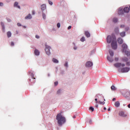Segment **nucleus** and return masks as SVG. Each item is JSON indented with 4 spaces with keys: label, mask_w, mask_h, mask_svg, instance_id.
I'll return each instance as SVG.
<instances>
[{
    "label": "nucleus",
    "mask_w": 130,
    "mask_h": 130,
    "mask_svg": "<svg viewBox=\"0 0 130 130\" xmlns=\"http://www.w3.org/2000/svg\"><path fill=\"white\" fill-rule=\"evenodd\" d=\"M129 30V27H126L125 28V31H128Z\"/></svg>",
    "instance_id": "obj_40"
},
{
    "label": "nucleus",
    "mask_w": 130,
    "mask_h": 130,
    "mask_svg": "<svg viewBox=\"0 0 130 130\" xmlns=\"http://www.w3.org/2000/svg\"><path fill=\"white\" fill-rule=\"evenodd\" d=\"M126 66H130V62H126Z\"/></svg>",
    "instance_id": "obj_47"
},
{
    "label": "nucleus",
    "mask_w": 130,
    "mask_h": 130,
    "mask_svg": "<svg viewBox=\"0 0 130 130\" xmlns=\"http://www.w3.org/2000/svg\"><path fill=\"white\" fill-rule=\"evenodd\" d=\"M31 76L32 79H33V78L34 77V74H33V73H31Z\"/></svg>",
    "instance_id": "obj_49"
},
{
    "label": "nucleus",
    "mask_w": 130,
    "mask_h": 130,
    "mask_svg": "<svg viewBox=\"0 0 130 130\" xmlns=\"http://www.w3.org/2000/svg\"><path fill=\"white\" fill-rule=\"evenodd\" d=\"M58 85V81H55L54 82V86H56Z\"/></svg>",
    "instance_id": "obj_38"
},
{
    "label": "nucleus",
    "mask_w": 130,
    "mask_h": 130,
    "mask_svg": "<svg viewBox=\"0 0 130 130\" xmlns=\"http://www.w3.org/2000/svg\"><path fill=\"white\" fill-rule=\"evenodd\" d=\"M115 61H117L118 60V58H115Z\"/></svg>",
    "instance_id": "obj_53"
},
{
    "label": "nucleus",
    "mask_w": 130,
    "mask_h": 130,
    "mask_svg": "<svg viewBox=\"0 0 130 130\" xmlns=\"http://www.w3.org/2000/svg\"><path fill=\"white\" fill-rule=\"evenodd\" d=\"M104 101H106V100L105 99H104Z\"/></svg>",
    "instance_id": "obj_64"
},
{
    "label": "nucleus",
    "mask_w": 130,
    "mask_h": 130,
    "mask_svg": "<svg viewBox=\"0 0 130 130\" xmlns=\"http://www.w3.org/2000/svg\"><path fill=\"white\" fill-rule=\"evenodd\" d=\"M45 51L47 55H50L51 53L50 52V49H51V47L47 44L45 45Z\"/></svg>",
    "instance_id": "obj_3"
},
{
    "label": "nucleus",
    "mask_w": 130,
    "mask_h": 130,
    "mask_svg": "<svg viewBox=\"0 0 130 130\" xmlns=\"http://www.w3.org/2000/svg\"><path fill=\"white\" fill-rule=\"evenodd\" d=\"M35 55H39V54H40V52H39V50L38 49H36L35 50Z\"/></svg>",
    "instance_id": "obj_21"
},
{
    "label": "nucleus",
    "mask_w": 130,
    "mask_h": 130,
    "mask_svg": "<svg viewBox=\"0 0 130 130\" xmlns=\"http://www.w3.org/2000/svg\"><path fill=\"white\" fill-rule=\"evenodd\" d=\"M89 110H91L92 112L94 111V108L93 107H90Z\"/></svg>",
    "instance_id": "obj_37"
},
{
    "label": "nucleus",
    "mask_w": 130,
    "mask_h": 130,
    "mask_svg": "<svg viewBox=\"0 0 130 130\" xmlns=\"http://www.w3.org/2000/svg\"><path fill=\"white\" fill-rule=\"evenodd\" d=\"M118 13L119 15H122V14H123V10H122V7H120L119 8Z\"/></svg>",
    "instance_id": "obj_12"
},
{
    "label": "nucleus",
    "mask_w": 130,
    "mask_h": 130,
    "mask_svg": "<svg viewBox=\"0 0 130 130\" xmlns=\"http://www.w3.org/2000/svg\"><path fill=\"white\" fill-rule=\"evenodd\" d=\"M1 25L2 27L3 32L5 33V32H6V26H5V23H4L3 22H1Z\"/></svg>",
    "instance_id": "obj_9"
},
{
    "label": "nucleus",
    "mask_w": 130,
    "mask_h": 130,
    "mask_svg": "<svg viewBox=\"0 0 130 130\" xmlns=\"http://www.w3.org/2000/svg\"><path fill=\"white\" fill-rule=\"evenodd\" d=\"M129 71V68L125 67L121 70V73H127Z\"/></svg>",
    "instance_id": "obj_6"
},
{
    "label": "nucleus",
    "mask_w": 130,
    "mask_h": 130,
    "mask_svg": "<svg viewBox=\"0 0 130 130\" xmlns=\"http://www.w3.org/2000/svg\"><path fill=\"white\" fill-rule=\"evenodd\" d=\"M108 111H110V108H108Z\"/></svg>",
    "instance_id": "obj_60"
},
{
    "label": "nucleus",
    "mask_w": 130,
    "mask_h": 130,
    "mask_svg": "<svg viewBox=\"0 0 130 130\" xmlns=\"http://www.w3.org/2000/svg\"><path fill=\"white\" fill-rule=\"evenodd\" d=\"M112 41V43H111ZM107 43H111L112 48L113 49H117V42H116V38L115 37H111V36H108L107 38Z\"/></svg>",
    "instance_id": "obj_1"
},
{
    "label": "nucleus",
    "mask_w": 130,
    "mask_h": 130,
    "mask_svg": "<svg viewBox=\"0 0 130 130\" xmlns=\"http://www.w3.org/2000/svg\"><path fill=\"white\" fill-rule=\"evenodd\" d=\"M104 110H106L107 109L106 108V107H104Z\"/></svg>",
    "instance_id": "obj_59"
},
{
    "label": "nucleus",
    "mask_w": 130,
    "mask_h": 130,
    "mask_svg": "<svg viewBox=\"0 0 130 130\" xmlns=\"http://www.w3.org/2000/svg\"><path fill=\"white\" fill-rule=\"evenodd\" d=\"M124 52H125V54H126L127 56H129V55H130V52L129 51L126 50Z\"/></svg>",
    "instance_id": "obj_30"
},
{
    "label": "nucleus",
    "mask_w": 130,
    "mask_h": 130,
    "mask_svg": "<svg viewBox=\"0 0 130 130\" xmlns=\"http://www.w3.org/2000/svg\"><path fill=\"white\" fill-rule=\"evenodd\" d=\"M42 17H43V19L44 20H46V14H45V13H44V12H42Z\"/></svg>",
    "instance_id": "obj_19"
},
{
    "label": "nucleus",
    "mask_w": 130,
    "mask_h": 130,
    "mask_svg": "<svg viewBox=\"0 0 130 130\" xmlns=\"http://www.w3.org/2000/svg\"><path fill=\"white\" fill-rule=\"evenodd\" d=\"M122 47L123 48V52H124L126 51V49H127V45H126L125 44H123Z\"/></svg>",
    "instance_id": "obj_10"
},
{
    "label": "nucleus",
    "mask_w": 130,
    "mask_h": 130,
    "mask_svg": "<svg viewBox=\"0 0 130 130\" xmlns=\"http://www.w3.org/2000/svg\"><path fill=\"white\" fill-rule=\"evenodd\" d=\"M127 107H128V108H130V104H129L127 105Z\"/></svg>",
    "instance_id": "obj_56"
},
{
    "label": "nucleus",
    "mask_w": 130,
    "mask_h": 130,
    "mask_svg": "<svg viewBox=\"0 0 130 130\" xmlns=\"http://www.w3.org/2000/svg\"><path fill=\"white\" fill-rule=\"evenodd\" d=\"M32 15H35V11H32Z\"/></svg>",
    "instance_id": "obj_50"
},
{
    "label": "nucleus",
    "mask_w": 130,
    "mask_h": 130,
    "mask_svg": "<svg viewBox=\"0 0 130 130\" xmlns=\"http://www.w3.org/2000/svg\"><path fill=\"white\" fill-rule=\"evenodd\" d=\"M48 77H50V74H48Z\"/></svg>",
    "instance_id": "obj_62"
},
{
    "label": "nucleus",
    "mask_w": 130,
    "mask_h": 130,
    "mask_svg": "<svg viewBox=\"0 0 130 130\" xmlns=\"http://www.w3.org/2000/svg\"><path fill=\"white\" fill-rule=\"evenodd\" d=\"M56 120H57V123L59 126H61L63 123H64L66 121V117L63 116L61 115V113L57 114L56 116Z\"/></svg>",
    "instance_id": "obj_2"
},
{
    "label": "nucleus",
    "mask_w": 130,
    "mask_h": 130,
    "mask_svg": "<svg viewBox=\"0 0 130 130\" xmlns=\"http://www.w3.org/2000/svg\"><path fill=\"white\" fill-rule=\"evenodd\" d=\"M25 20H31L32 19V15L29 14L25 17Z\"/></svg>",
    "instance_id": "obj_13"
},
{
    "label": "nucleus",
    "mask_w": 130,
    "mask_h": 130,
    "mask_svg": "<svg viewBox=\"0 0 130 130\" xmlns=\"http://www.w3.org/2000/svg\"><path fill=\"white\" fill-rule=\"evenodd\" d=\"M75 117H76L75 116H73V118H75Z\"/></svg>",
    "instance_id": "obj_63"
},
{
    "label": "nucleus",
    "mask_w": 130,
    "mask_h": 130,
    "mask_svg": "<svg viewBox=\"0 0 130 130\" xmlns=\"http://www.w3.org/2000/svg\"><path fill=\"white\" fill-rule=\"evenodd\" d=\"M68 30H70V29H72V26H69L68 27Z\"/></svg>",
    "instance_id": "obj_48"
},
{
    "label": "nucleus",
    "mask_w": 130,
    "mask_h": 130,
    "mask_svg": "<svg viewBox=\"0 0 130 130\" xmlns=\"http://www.w3.org/2000/svg\"><path fill=\"white\" fill-rule=\"evenodd\" d=\"M120 106V103H119V102L117 101L115 103V106L116 107H119Z\"/></svg>",
    "instance_id": "obj_23"
},
{
    "label": "nucleus",
    "mask_w": 130,
    "mask_h": 130,
    "mask_svg": "<svg viewBox=\"0 0 130 130\" xmlns=\"http://www.w3.org/2000/svg\"><path fill=\"white\" fill-rule=\"evenodd\" d=\"M14 7L15 8H18V9H21L20 6H19V3L18 2H15Z\"/></svg>",
    "instance_id": "obj_15"
},
{
    "label": "nucleus",
    "mask_w": 130,
    "mask_h": 130,
    "mask_svg": "<svg viewBox=\"0 0 130 130\" xmlns=\"http://www.w3.org/2000/svg\"><path fill=\"white\" fill-rule=\"evenodd\" d=\"M48 3L49 5H50V6H52V5H53V3H52V2H51V1L48 0Z\"/></svg>",
    "instance_id": "obj_36"
},
{
    "label": "nucleus",
    "mask_w": 130,
    "mask_h": 130,
    "mask_svg": "<svg viewBox=\"0 0 130 130\" xmlns=\"http://www.w3.org/2000/svg\"><path fill=\"white\" fill-rule=\"evenodd\" d=\"M11 46H14V45H15V44L14 43V42H12L11 43Z\"/></svg>",
    "instance_id": "obj_45"
},
{
    "label": "nucleus",
    "mask_w": 130,
    "mask_h": 130,
    "mask_svg": "<svg viewBox=\"0 0 130 130\" xmlns=\"http://www.w3.org/2000/svg\"><path fill=\"white\" fill-rule=\"evenodd\" d=\"M120 35L121 37H124L125 36V32L123 31L120 34Z\"/></svg>",
    "instance_id": "obj_26"
},
{
    "label": "nucleus",
    "mask_w": 130,
    "mask_h": 130,
    "mask_svg": "<svg viewBox=\"0 0 130 130\" xmlns=\"http://www.w3.org/2000/svg\"><path fill=\"white\" fill-rule=\"evenodd\" d=\"M89 123H90V124L92 123V120H89Z\"/></svg>",
    "instance_id": "obj_54"
},
{
    "label": "nucleus",
    "mask_w": 130,
    "mask_h": 130,
    "mask_svg": "<svg viewBox=\"0 0 130 130\" xmlns=\"http://www.w3.org/2000/svg\"><path fill=\"white\" fill-rule=\"evenodd\" d=\"M129 92H128V94L127 95V97H129Z\"/></svg>",
    "instance_id": "obj_58"
},
{
    "label": "nucleus",
    "mask_w": 130,
    "mask_h": 130,
    "mask_svg": "<svg viewBox=\"0 0 130 130\" xmlns=\"http://www.w3.org/2000/svg\"><path fill=\"white\" fill-rule=\"evenodd\" d=\"M57 27L58 28H60V23H58L57 24Z\"/></svg>",
    "instance_id": "obj_39"
},
{
    "label": "nucleus",
    "mask_w": 130,
    "mask_h": 130,
    "mask_svg": "<svg viewBox=\"0 0 130 130\" xmlns=\"http://www.w3.org/2000/svg\"><path fill=\"white\" fill-rule=\"evenodd\" d=\"M85 67L86 68H91L93 67V62L91 61H88L85 63Z\"/></svg>",
    "instance_id": "obj_4"
},
{
    "label": "nucleus",
    "mask_w": 130,
    "mask_h": 130,
    "mask_svg": "<svg viewBox=\"0 0 130 130\" xmlns=\"http://www.w3.org/2000/svg\"><path fill=\"white\" fill-rule=\"evenodd\" d=\"M114 66L116 68H120L121 67L123 68V67L125 66V64L121 63H116L114 64Z\"/></svg>",
    "instance_id": "obj_5"
},
{
    "label": "nucleus",
    "mask_w": 130,
    "mask_h": 130,
    "mask_svg": "<svg viewBox=\"0 0 130 130\" xmlns=\"http://www.w3.org/2000/svg\"><path fill=\"white\" fill-rule=\"evenodd\" d=\"M107 58L108 61H110V62H112L113 61V60H114V58H113V56H107Z\"/></svg>",
    "instance_id": "obj_7"
},
{
    "label": "nucleus",
    "mask_w": 130,
    "mask_h": 130,
    "mask_svg": "<svg viewBox=\"0 0 130 130\" xmlns=\"http://www.w3.org/2000/svg\"><path fill=\"white\" fill-rule=\"evenodd\" d=\"M119 30L118 29V27H116L115 29V32H116V33H118Z\"/></svg>",
    "instance_id": "obj_34"
},
{
    "label": "nucleus",
    "mask_w": 130,
    "mask_h": 130,
    "mask_svg": "<svg viewBox=\"0 0 130 130\" xmlns=\"http://www.w3.org/2000/svg\"><path fill=\"white\" fill-rule=\"evenodd\" d=\"M73 45H74L73 49L74 50H77L78 49V47L76 45V44L74 43H73Z\"/></svg>",
    "instance_id": "obj_28"
},
{
    "label": "nucleus",
    "mask_w": 130,
    "mask_h": 130,
    "mask_svg": "<svg viewBox=\"0 0 130 130\" xmlns=\"http://www.w3.org/2000/svg\"><path fill=\"white\" fill-rule=\"evenodd\" d=\"M98 100L97 99V98L95 99V101H96V103H98V101H97Z\"/></svg>",
    "instance_id": "obj_51"
},
{
    "label": "nucleus",
    "mask_w": 130,
    "mask_h": 130,
    "mask_svg": "<svg viewBox=\"0 0 130 130\" xmlns=\"http://www.w3.org/2000/svg\"><path fill=\"white\" fill-rule=\"evenodd\" d=\"M112 100H113V101H115V100H116V99L113 98Z\"/></svg>",
    "instance_id": "obj_57"
},
{
    "label": "nucleus",
    "mask_w": 130,
    "mask_h": 130,
    "mask_svg": "<svg viewBox=\"0 0 130 130\" xmlns=\"http://www.w3.org/2000/svg\"><path fill=\"white\" fill-rule=\"evenodd\" d=\"M7 37L10 38V37H12V32L11 31H8L7 32Z\"/></svg>",
    "instance_id": "obj_24"
},
{
    "label": "nucleus",
    "mask_w": 130,
    "mask_h": 130,
    "mask_svg": "<svg viewBox=\"0 0 130 130\" xmlns=\"http://www.w3.org/2000/svg\"><path fill=\"white\" fill-rule=\"evenodd\" d=\"M117 21H118V19H117L116 18H114L113 19V22L114 23H117Z\"/></svg>",
    "instance_id": "obj_31"
},
{
    "label": "nucleus",
    "mask_w": 130,
    "mask_h": 130,
    "mask_svg": "<svg viewBox=\"0 0 130 130\" xmlns=\"http://www.w3.org/2000/svg\"><path fill=\"white\" fill-rule=\"evenodd\" d=\"M86 41V39H85L84 37H82V38L80 39V41L81 42H84V41Z\"/></svg>",
    "instance_id": "obj_32"
},
{
    "label": "nucleus",
    "mask_w": 130,
    "mask_h": 130,
    "mask_svg": "<svg viewBox=\"0 0 130 130\" xmlns=\"http://www.w3.org/2000/svg\"><path fill=\"white\" fill-rule=\"evenodd\" d=\"M111 89L112 91H115V90H116V87H115V86H114V85H112L111 87Z\"/></svg>",
    "instance_id": "obj_27"
},
{
    "label": "nucleus",
    "mask_w": 130,
    "mask_h": 130,
    "mask_svg": "<svg viewBox=\"0 0 130 130\" xmlns=\"http://www.w3.org/2000/svg\"><path fill=\"white\" fill-rule=\"evenodd\" d=\"M99 96H100V94H97L95 95V98H99Z\"/></svg>",
    "instance_id": "obj_42"
},
{
    "label": "nucleus",
    "mask_w": 130,
    "mask_h": 130,
    "mask_svg": "<svg viewBox=\"0 0 130 130\" xmlns=\"http://www.w3.org/2000/svg\"><path fill=\"white\" fill-rule=\"evenodd\" d=\"M0 7H4V3L0 2Z\"/></svg>",
    "instance_id": "obj_41"
},
{
    "label": "nucleus",
    "mask_w": 130,
    "mask_h": 130,
    "mask_svg": "<svg viewBox=\"0 0 130 130\" xmlns=\"http://www.w3.org/2000/svg\"><path fill=\"white\" fill-rule=\"evenodd\" d=\"M99 104H101V105H104V104H105V102H101V101H99Z\"/></svg>",
    "instance_id": "obj_33"
},
{
    "label": "nucleus",
    "mask_w": 130,
    "mask_h": 130,
    "mask_svg": "<svg viewBox=\"0 0 130 130\" xmlns=\"http://www.w3.org/2000/svg\"><path fill=\"white\" fill-rule=\"evenodd\" d=\"M60 74H61V75H63V74H64V71H61L60 72Z\"/></svg>",
    "instance_id": "obj_46"
},
{
    "label": "nucleus",
    "mask_w": 130,
    "mask_h": 130,
    "mask_svg": "<svg viewBox=\"0 0 130 130\" xmlns=\"http://www.w3.org/2000/svg\"><path fill=\"white\" fill-rule=\"evenodd\" d=\"M123 11L124 12V13H128V12H129V8H128V7H125L123 9Z\"/></svg>",
    "instance_id": "obj_16"
},
{
    "label": "nucleus",
    "mask_w": 130,
    "mask_h": 130,
    "mask_svg": "<svg viewBox=\"0 0 130 130\" xmlns=\"http://www.w3.org/2000/svg\"><path fill=\"white\" fill-rule=\"evenodd\" d=\"M85 34L87 38H89V37L91 36V35H90V32H89L88 31H85Z\"/></svg>",
    "instance_id": "obj_25"
},
{
    "label": "nucleus",
    "mask_w": 130,
    "mask_h": 130,
    "mask_svg": "<svg viewBox=\"0 0 130 130\" xmlns=\"http://www.w3.org/2000/svg\"><path fill=\"white\" fill-rule=\"evenodd\" d=\"M119 115H120V116H122L123 117H126V115L124 114V112H120Z\"/></svg>",
    "instance_id": "obj_22"
},
{
    "label": "nucleus",
    "mask_w": 130,
    "mask_h": 130,
    "mask_svg": "<svg viewBox=\"0 0 130 130\" xmlns=\"http://www.w3.org/2000/svg\"><path fill=\"white\" fill-rule=\"evenodd\" d=\"M122 60L124 62H126L128 61V58H127L126 57H124L122 58Z\"/></svg>",
    "instance_id": "obj_20"
},
{
    "label": "nucleus",
    "mask_w": 130,
    "mask_h": 130,
    "mask_svg": "<svg viewBox=\"0 0 130 130\" xmlns=\"http://www.w3.org/2000/svg\"><path fill=\"white\" fill-rule=\"evenodd\" d=\"M95 107H96V108H98V105H95Z\"/></svg>",
    "instance_id": "obj_61"
},
{
    "label": "nucleus",
    "mask_w": 130,
    "mask_h": 130,
    "mask_svg": "<svg viewBox=\"0 0 130 130\" xmlns=\"http://www.w3.org/2000/svg\"><path fill=\"white\" fill-rule=\"evenodd\" d=\"M52 61L54 62V63H58V62H59L58 60H57V59H55V58H52Z\"/></svg>",
    "instance_id": "obj_18"
},
{
    "label": "nucleus",
    "mask_w": 130,
    "mask_h": 130,
    "mask_svg": "<svg viewBox=\"0 0 130 130\" xmlns=\"http://www.w3.org/2000/svg\"><path fill=\"white\" fill-rule=\"evenodd\" d=\"M36 38H37V39H39L40 38V37H39V36L38 35H36Z\"/></svg>",
    "instance_id": "obj_44"
},
{
    "label": "nucleus",
    "mask_w": 130,
    "mask_h": 130,
    "mask_svg": "<svg viewBox=\"0 0 130 130\" xmlns=\"http://www.w3.org/2000/svg\"><path fill=\"white\" fill-rule=\"evenodd\" d=\"M109 53L110 54V56H114V52H113V51H112L111 49L109 50Z\"/></svg>",
    "instance_id": "obj_17"
},
{
    "label": "nucleus",
    "mask_w": 130,
    "mask_h": 130,
    "mask_svg": "<svg viewBox=\"0 0 130 130\" xmlns=\"http://www.w3.org/2000/svg\"><path fill=\"white\" fill-rule=\"evenodd\" d=\"M42 12H44L46 10V4H43L41 6Z\"/></svg>",
    "instance_id": "obj_8"
},
{
    "label": "nucleus",
    "mask_w": 130,
    "mask_h": 130,
    "mask_svg": "<svg viewBox=\"0 0 130 130\" xmlns=\"http://www.w3.org/2000/svg\"><path fill=\"white\" fill-rule=\"evenodd\" d=\"M117 41H118V43H119V44H122L123 41L122 40V39H121V38H119L117 39Z\"/></svg>",
    "instance_id": "obj_14"
},
{
    "label": "nucleus",
    "mask_w": 130,
    "mask_h": 130,
    "mask_svg": "<svg viewBox=\"0 0 130 130\" xmlns=\"http://www.w3.org/2000/svg\"><path fill=\"white\" fill-rule=\"evenodd\" d=\"M17 26H18V27H21V26H22V24H21V23H17Z\"/></svg>",
    "instance_id": "obj_43"
},
{
    "label": "nucleus",
    "mask_w": 130,
    "mask_h": 130,
    "mask_svg": "<svg viewBox=\"0 0 130 130\" xmlns=\"http://www.w3.org/2000/svg\"><path fill=\"white\" fill-rule=\"evenodd\" d=\"M62 93H63V89H59L57 91V95H61V94H62Z\"/></svg>",
    "instance_id": "obj_11"
},
{
    "label": "nucleus",
    "mask_w": 130,
    "mask_h": 130,
    "mask_svg": "<svg viewBox=\"0 0 130 130\" xmlns=\"http://www.w3.org/2000/svg\"><path fill=\"white\" fill-rule=\"evenodd\" d=\"M124 25H120L121 28H124Z\"/></svg>",
    "instance_id": "obj_52"
},
{
    "label": "nucleus",
    "mask_w": 130,
    "mask_h": 130,
    "mask_svg": "<svg viewBox=\"0 0 130 130\" xmlns=\"http://www.w3.org/2000/svg\"><path fill=\"white\" fill-rule=\"evenodd\" d=\"M6 20L8 22H9V23H11V22H12V20L9 18H7Z\"/></svg>",
    "instance_id": "obj_35"
},
{
    "label": "nucleus",
    "mask_w": 130,
    "mask_h": 130,
    "mask_svg": "<svg viewBox=\"0 0 130 130\" xmlns=\"http://www.w3.org/2000/svg\"><path fill=\"white\" fill-rule=\"evenodd\" d=\"M91 52L92 54V53H94V52H95V50H92Z\"/></svg>",
    "instance_id": "obj_55"
},
{
    "label": "nucleus",
    "mask_w": 130,
    "mask_h": 130,
    "mask_svg": "<svg viewBox=\"0 0 130 130\" xmlns=\"http://www.w3.org/2000/svg\"><path fill=\"white\" fill-rule=\"evenodd\" d=\"M64 67L66 68H69V62L68 61H66L64 64Z\"/></svg>",
    "instance_id": "obj_29"
}]
</instances>
